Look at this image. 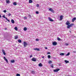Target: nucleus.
I'll use <instances>...</instances> for the list:
<instances>
[{
	"label": "nucleus",
	"mask_w": 76,
	"mask_h": 76,
	"mask_svg": "<svg viewBox=\"0 0 76 76\" xmlns=\"http://www.w3.org/2000/svg\"><path fill=\"white\" fill-rule=\"evenodd\" d=\"M74 25L73 23H72L69 25H68L67 26V28H68V29H70L71 27H72V26H73Z\"/></svg>",
	"instance_id": "obj_1"
},
{
	"label": "nucleus",
	"mask_w": 76,
	"mask_h": 76,
	"mask_svg": "<svg viewBox=\"0 0 76 76\" xmlns=\"http://www.w3.org/2000/svg\"><path fill=\"white\" fill-rule=\"evenodd\" d=\"M23 45L24 47H26L27 46V45H28V44H27V43L26 42H24L23 43Z\"/></svg>",
	"instance_id": "obj_2"
},
{
	"label": "nucleus",
	"mask_w": 76,
	"mask_h": 76,
	"mask_svg": "<svg viewBox=\"0 0 76 76\" xmlns=\"http://www.w3.org/2000/svg\"><path fill=\"white\" fill-rule=\"evenodd\" d=\"M60 69H55L53 70V72H57L58 71H59L60 70Z\"/></svg>",
	"instance_id": "obj_3"
},
{
	"label": "nucleus",
	"mask_w": 76,
	"mask_h": 76,
	"mask_svg": "<svg viewBox=\"0 0 76 76\" xmlns=\"http://www.w3.org/2000/svg\"><path fill=\"white\" fill-rule=\"evenodd\" d=\"M49 11H50V12H52L53 13H54V10L53 9H52V8H50L49 9Z\"/></svg>",
	"instance_id": "obj_4"
},
{
	"label": "nucleus",
	"mask_w": 76,
	"mask_h": 76,
	"mask_svg": "<svg viewBox=\"0 0 76 76\" xmlns=\"http://www.w3.org/2000/svg\"><path fill=\"white\" fill-rule=\"evenodd\" d=\"M31 60L33 61H36L37 58H33Z\"/></svg>",
	"instance_id": "obj_5"
},
{
	"label": "nucleus",
	"mask_w": 76,
	"mask_h": 76,
	"mask_svg": "<svg viewBox=\"0 0 76 76\" xmlns=\"http://www.w3.org/2000/svg\"><path fill=\"white\" fill-rule=\"evenodd\" d=\"M52 44H53V45H57V43L56 42H53L52 43Z\"/></svg>",
	"instance_id": "obj_6"
},
{
	"label": "nucleus",
	"mask_w": 76,
	"mask_h": 76,
	"mask_svg": "<svg viewBox=\"0 0 76 76\" xmlns=\"http://www.w3.org/2000/svg\"><path fill=\"white\" fill-rule=\"evenodd\" d=\"M4 60H5V61H6V62H7V63H8V60H7V59H6V57H4Z\"/></svg>",
	"instance_id": "obj_7"
},
{
	"label": "nucleus",
	"mask_w": 76,
	"mask_h": 76,
	"mask_svg": "<svg viewBox=\"0 0 76 76\" xmlns=\"http://www.w3.org/2000/svg\"><path fill=\"white\" fill-rule=\"evenodd\" d=\"M76 20V18H74L72 19V22H74L75 21V20Z\"/></svg>",
	"instance_id": "obj_8"
},
{
	"label": "nucleus",
	"mask_w": 76,
	"mask_h": 76,
	"mask_svg": "<svg viewBox=\"0 0 76 76\" xmlns=\"http://www.w3.org/2000/svg\"><path fill=\"white\" fill-rule=\"evenodd\" d=\"M48 19H49V20H50V21L51 22L54 21V20H53L52 19L50 18H49Z\"/></svg>",
	"instance_id": "obj_9"
},
{
	"label": "nucleus",
	"mask_w": 76,
	"mask_h": 76,
	"mask_svg": "<svg viewBox=\"0 0 76 76\" xmlns=\"http://www.w3.org/2000/svg\"><path fill=\"white\" fill-rule=\"evenodd\" d=\"M66 25L68 26L69 25H70V23L68 21H67L66 23Z\"/></svg>",
	"instance_id": "obj_10"
},
{
	"label": "nucleus",
	"mask_w": 76,
	"mask_h": 76,
	"mask_svg": "<svg viewBox=\"0 0 76 76\" xmlns=\"http://www.w3.org/2000/svg\"><path fill=\"white\" fill-rule=\"evenodd\" d=\"M33 50H36V51H39V49L38 48H35Z\"/></svg>",
	"instance_id": "obj_11"
},
{
	"label": "nucleus",
	"mask_w": 76,
	"mask_h": 76,
	"mask_svg": "<svg viewBox=\"0 0 76 76\" xmlns=\"http://www.w3.org/2000/svg\"><path fill=\"white\" fill-rule=\"evenodd\" d=\"M2 52L4 55H6V53H5V52H4V50L3 49L2 50Z\"/></svg>",
	"instance_id": "obj_12"
},
{
	"label": "nucleus",
	"mask_w": 76,
	"mask_h": 76,
	"mask_svg": "<svg viewBox=\"0 0 76 76\" xmlns=\"http://www.w3.org/2000/svg\"><path fill=\"white\" fill-rule=\"evenodd\" d=\"M15 60H11V62L12 63H15Z\"/></svg>",
	"instance_id": "obj_13"
},
{
	"label": "nucleus",
	"mask_w": 76,
	"mask_h": 76,
	"mask_svg": "<svg viewBox=\"0 0 76 76\" xmlns=\"http://www.w3.org/2000/svg\"><path fill=\"white\" fill-rule=\"evenodd\" d=\"M63 18V16L62 15L60 17V20H62Z\"/></svg>",
	"instance_id": "obj_14"
},
{
	"label": "nucleus",
	"mask_w": 76,
	"mask_h": 76,
	"mask_svg": "<svg viewBox=\"0 0 76 76\" xmlns=\"http://www.w3.org/2000/svg\"><path fill=\"white\" fill-rule=\"evenodd\" d=\"M39 67H42V63H40L39 64Z\"/></svg>",
	"instance_id": "obj_15"
},
{
	"label": "nucleus",
	"mask_w": 76,
	"mask_h": 76,
	"mask_svg": "<svg viewBox=\"0 0 76 76\" xmlns=\"http://www.w3.org/2000/svg\"><path fill=\"white\" fill-rule=\"evenodd\" d=\"M33 1L32 0H29V3H32Z\"/></svg>",
	"instance_id": "obj_16"
},
{
	"label": "nucleus",
	"mask_w": 76,
	"mask_h": 76,
	"mask_svg": "<svg viewBox=\"0 0 76 76\" xmlns=\"http://www.w3.org/2000/svg\"><path fill=\"white\" fill-rule=\"evenodd\" d=\"M11 22L12 23H15V21L13 20H11Z\"/></svg>",
	"instance_id": "obj_17"
},
{
	"label": "nucleus",
	"mask_w": 76,
	"mask_h": 76,
	"mask_svg": "<svg viewBox=\"0 0 76 76\" xmlns=\"http://www.w3.org/2000/svg\"><path fill=\"white\" fill-rule=\"evenodd\" d=\"M60 56H64V53H61L60 54Z\"/></svg>",
	"instance_id": "obj_18"
},
{
	"label": "nucleus",
	"mask_w": 76,
	"mask_h": 76,
	"mask_svg": "<svg viewBox=\"0 0 76 76\" xmlns=\"http://www.w3.org/2000/svg\"><path fill=\"white\" fill-rule=\"evenodd\" d=\"M65 62L66 63H68L69 62V61H67L66 60H65Z\"/></svg>",
	"instance_id": "obj_19"
},
{
	"label": "nucleus",
	"mask_w": 76,
	"mask_h": 76,
	"mask_svg": "<svg viewBox=\"0 0 76 76\" xmlns=\"http://www.w3.org/2000/svg\"><path fill=\"white\" fill-rule=\"evenodd\" d=\"M18 42H19V43H20L21 42H22V41H21V40L20 39H19L18 40Z\"/></svg>",
	"instance_id": "obj_20"
},
{
	"label": "nucleus",
	"mask_w": 76,
	"mask_h": 76,
	"mask_svg": "<svg viewBox=\"0 0 76 76\" xmlns=\"http://www.w3.org/2000/svg\"><path fill=\"white\" fill-rule=\"evenodd\" d=\"M23 30L25 31H26L27 30V28L26 27L24 28Z\"/></svg>",
	"instance_id": "obj_21"
},
{
	"label": "nucleus",
	"mask_w": 76,
	"mask_h": 76,
	"mask_svg": "<svg viewBox=\"0 0 76 76\" xmlns=\"http://www.w3.org/2000/svg\"><path fill=\"white\" fill-rule=\"evenodd\" d=\"M31 73H32V74H35V72L34 71H31Z\"/></svg>",
	"instance_id": "obj_22"
},
{
	"label": "nucleus",
	"mask_w": 76,
	"mask_h": 76,
	"mask_svg": "<svg viewBox=\"0 0 76 76\" xmlns=\"http://www.w3.org/2000/svg\"><path fill=\"white\" fill-rule=\"evenodd\" d=\"M70 55V53L69 52L67 54H66L65 56H69Z\"/></svg>",
	"instance_id": "obj_23"
},
{
	"label": "nucleus",
	"mask_w": 76,
	"mask_h": 76,
	"mask_svg": "<svg viewBox=\"0 0 76 76\" xmlns=\"http://www.w3.org/2000/svg\"><path fill=\"white\" fill-rule=\"evenodd\" d=\"M13 4L15 6H16V5H17V4H16V2H15L13 3Z\"/></svg>",
	"instance_id": "obj_24"
},
{
	"label": "nucleus",
	"mask_w": 76,
	"mask_h": 76,
	"mask_svg": "<svg viewBox=\"0 0 76 76\" xmlns=\"http://www.w3.org/2000/svg\"><path fill=\"white\" fill-rule=\"evenodd\" d=\"M15 39H17L18 38V36H16L15 37Z\"/></svg>",
	"instance_id": "obj_25"
},
{
	"label": "nucleus",
	"mask_w": 76,
	"mask_h": 76,
	"mask_svg": "<svg viewBox=\"0 0 76 76\" xmlns=\"http://www.w3.org/2000/svg\"><path fill=\"white\" fill-rule=\"evenodd\" d=\"M15 29V31H18V28L17 27H16L14 28Z\"/></svg>",
	"instance_id": "obj_26"
},
{
	"label": "nucleus",
	"mask_w": 76,
	"mask_h": 76,
	"mask_svg": "<svg viewBox=\"0 0 76 76\" xmlns=\"http://www.w3.org/2000/svg\"><path fill=\"white\" fill-rule=\"evenodd\" d=\"M57 40L58 41H61V39L58 37L57 38Z\"/></svg>",
	"instance_id": "obj_27"
},
{
	"label": "nucleus",
	"mask_w": 76,
	"mask_h": 76,
	"mask_svg": "<svg viewBox=\"0 0 76 76\" xmlns=\"http://www.w3.org/2000/svg\"><path fill=\"white\" fill-rule=\"evenodd\" d=\"M6 3L8 4L9 3V0H6Z\"/></svg>",
	"instance_id": "obj_28"
},
{
	"label": "nucleus",
	"mask_w": 76,
	"mask_h": 76,
	"mask_svg": "<svg viewBox=\"0 0 76 76\" xmlns=\"http://www.w3.org/2000/svg\"><path fill=\"white\" fill-rule=\"evenodd\" d=\"M48 58L50 59L51 58V56H50V55H48Z\"/></svg>",
	"instance_id": "obj_29"
},
{
	"label": "nucleus",
	"mask_w": 76,
	"mask_h": 76,
	"mask_svg": "<svg viewBox=\"0 0 76 76\" xmlns=\"http://www.w3.org/2000/svg\"><path fill=\"white\" fill-rule=\"evenodd\" d=\"M28 18H31V16L30 15L28 14Z\"/></svg>",
	"instance_id": "obj_30"
},
{
	"label": "nucleus",
	"mask_w": 76,
	"mask_h": 76,
	"mask_svg": "<svg viewBox=\"0 0 76 76\" xmlns=\"http://www.w3.org/2000/svg\"><path fill=\"white\" fill-rule=\"evenodd\" d=\"M48 63L49 64H51V63H52V61H50L48 62Z\"/></svg>",
	"instance_id": "obj_31"
},
{
	"label": "nucleus",
	"mask_w": 76,
	"mask_h": 76,
	"mask_svg": "<svg viewBox=\"0 0 76 76\" xmlns=\"http://www.w3.org/2000/svg\"><path fill=\"white\" fill-rule=\"evenodd\" d=\"M50 67H52V68H54V66H53V64H52L50 65Z\"/></svg>",
	"instance_id": "obj_32"
},
{
	"label": "nucleus",
	"mask_w": 76,
	"mask_h": 76,
	"mask_svg": "<svg viewBox=\"0 0 76 76\" xmlns=\"http://www.w3.org/2000/svg\"><path fill=\"white\" fill-rule=\"evenodd\" d=\"M11 14L10 13H9L8 14V16H11Z\"/></svg>",
	"instance_id": "obj_33"
},
{
	"label": "nucleus",
	"mask_w": 76,
	"mask_h": 76,
	"mask_svg": "<svg viewBox=\"0 0 76 76\" xmlns=\"http://www.w3.org/2000/svg\"><path fill=\"white\" fill-rule=\"evenodd\" d=\"M17 76H20V75L19 74H17L16 75Z\"/></svg>",
	"instance_id": "obj_34"
},
{
	"label": "nucleus",
	"mask_w": 76,
	"mask_h": 76,
	"mask_svg": "<svg viewBox=\"0 0 76 76\" xmlns=\"http://www.w3.org/2000/svg\"><path fill=\"white\" fill-rule=\"evenodd\" d=\"M39 39H36V41H39Z\"/></svg>",
	"instance_id": "obj_35"
},
{
	"label": "nucleus",
	"mask_w": 76,
	"mask_h": 76,
	"mask_svg": "<svg viewBox=\"0 0 76 76\" xmlns=\"http://www.w3.org/2000/svg\"><path fill=\"white\" fill-rule=\"evenodd\" d=\"M3 12L4 13H6L7 12V11H6V10H4Z\"/></svg>",
	"instance_id": "obj_36"
},
{
	"label": "nucleus",
	"mask_w": 76,
	"mask_h": 76,
	"mask_svg": "<svg viewBox=\"0 0 76 76\" xmlns=\"http://www.w3.org/2000/svg\"><path fill=\"white\" fill-rule=\"evenodd\" d=\"M36 14H38V13H39V12H38L37 11L36 12Z\"/></svg>",
	"instance_id": "obj_37"
},
{
	"label": "nucleus",
	"mask_w": 76,
	"mask_h": 76,
	"mask_svg": "<svg viewBox=\"0 0 76 76\" xmlns=\"http://www.w3.org/2000/svg\"><path fill=\"white\" fill-rule=\"evenodd\" d=\"M24 19H27V17H24Z\"/></svg>",
	"instance_id": "obj_38"
},
{
	"label": "nucleus",
	"mask_w": 76,
	"mask_h": 76,
	"mask_svg": "<svg viewBox=\"0 0 76 76\" xmlns=\"http://www.w3.org/2000/svg\"><path fill=\"white\" fill-rule=\"evenodd\" d=\"M31 57H32V55H31L30 56V58H31Z\"/></svg>",
	"instance_id": "obj_39"
},
{
	"label": "nucleus",
	"mask_w": 76,
	"mask_h": 76,
	"mask_svg": "<svg viewBox=\"0 0 76 76\" xmlns=\"http://www.w3.org/2000/svg\"><path fill=\"white\" fill-rule=\"evenodd\" d=\"M2 17H3V18H6V17H5V15H3V16Z\"/></svg>",
	"instance_id": "obj_40"
},
{
	"label": "nucleus",
	"mask_w": 76,
	"mask_h": 76,
	"mask_svg": "<svg viewBox=\"0 0 76 76\" xmlns=\"http://www.w3.org/2000/svg\"><path fill=\"white\" fill-rule=\"evenodd\" d=\"M37 7H39V4H37L36 5Z\"/></svg>",
	"instance_id": "obj_41"
},
{
	"label": "nucleus",
	"mask_w": 76,
	"mask_h": 76,
	"mask_svg": "<svg viewBox=\"0 0 76 76\" xmlns=\"http://www.w3.org/2000/svg\"><path fill=\"white\" fill-rule=\"evenodd\" d=\"M69 45V44H68V43H66L65 44V45H66L67 46V45Z\"/></svg>",
	"instance_id": "obj_42"
},
{
	"label": "nucleus",
	"mask_w": 76,
	"mask_h": 76,
	"mask_svg": "<svg viewBox=\"0 0 76 76\" xmlns=\"http://www.w3.org/2000/svg\"><path fill=\"white\" fill-rule=\"evenodd\" d=\"M51 53H50V52H48V53H47V54H50Z\"/></svg>",
	"instance_id": "obj_43"
},
{
	"label": "nucleus",
	"mask_w": 76,
	"mask_h": 76,
	"mask_svg": "<svg viewBox=\"0 0 76 76\" xmlns=\"http://www.w3.org/2000/svg\"><path fill=\"white\" fill-rule=\"evenodd\" d=\"M5 19H6V20H8V19H7V18L6 17H5Z\"/></svg>",
	"instance_id": "obj_44"
},
{
	"label": "nucleus",
	"mask_w": 76,
	"mask_h": 76,
	"mask_svg": "<svg viewBox=\"0 0 76 76\" xmlns=\"http://www.w3.org/2000/svg\"><path fill=\"white\" fill-rule=\"evenodd\" d=\"M7 21H8V22H10V20H9L8 19V20H7Z\"/></svg>",
	"instance_id": "obj_45"
},
{
	"label": "nucleus",
	"mask_w": 76,
	"mask_h": 76,
	"mask_svg": "<svg viewBox=\"0 0 76 76\" xmlns=\"http://www.w3.org/2000/svg\"><path fill=\"white\" fill-rule=\"evenodd\" d=\"M73 53H76V51H73Z\"/></svg>",
	"instance_id": "obj_46"
},
{
	"label": "nucleus",
	"mask_w": 76,
	"mask_h": 76,
	"mask_svg": "<svg viewBox=\"0 0 76 76\" xmlns=\"http://www.w3.org/2000/svg\"><path fill=\"white\" fill-rule=\"evenodd\" d=\"M45 49H47L48 48L47 47H45Z\"/></svg>",
	"instance_id": "obj_47"
},
{
	"label": "nucleus",
	"mask_w": 76,
	"mask_h": 76,
	"mask_svg": "<svg viewBox=\"0 0 76 76\" xmlns=\"http://www.w3.org/2000/svg\"><path fill=\"white\" fill-rule=\"evenodd\" d=\"M1 17V15L0 14V18Z\"/></svg>",
	"instance_id": "obj_48"
},
{
	"label": "nucleus",
	"mask_w": 76,
	"mask_h": 76,
	"mask_svg": "<svg viewBox=\"0 0 76 76\" xmlns=\"http://www.w3.org/2000/svg\"><path fill=\"white\" fill-rule=\"evenodd\" d=\"M42 58H44V56H42Z\"/></svg>",
	"instance_id": "obj_49"
},
{
	"label": "nucleus",
	"mask_w": 76,
	"mask_h": 76,
	"mask_svg": "<svg viewBox=\"0 0 76 76\" xmlns=\"http://www.w3.org/2000/svg\"><path fill=\"white\" fill-rule=\"evenodd\" d=\"M5 30L7 29V28H5Z\"/></svg>",
	"instance_id": "obj_50"
},
{
	"label": "nucleus",
	"mask_w": 76,
	"mask_h": 76,
	"mask_svg": "<svg viewBox=\"0 0 76 76\" xmlns=\"http://www.w3.org/2000/svg\"><path fill=\"white\" fill-rule=\"evenodd\" d=\"M69 32H70V33H71V31H70Z\"/></svg>",
	"instance_id": "obj_51"
}]
</instances>
